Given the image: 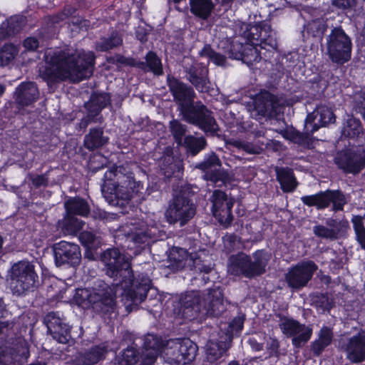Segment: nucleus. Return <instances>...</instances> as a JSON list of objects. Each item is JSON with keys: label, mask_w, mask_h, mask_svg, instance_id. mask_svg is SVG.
Returning <instances> with one entry per match:
<instances>
[{"label": "nucleus", "mask_w": 365, "mask_h": 365, "mask_svg": "<svg viewBox=\"0 0 365 365\" xmlns=\"http://www.w3.org/2000/svg\"><path fill=\"white\" fill-rule=\"evenodd\" d=\"M279 102L277 96L268 91L262 92L254 101L251 115L256 119L272 117L277 113Z\"/></svg>", "instance_id": "22"}, {"label": "nucleus", "mask_w": 365, "mask_h": 365, "mask_svg": "<svg viewBox=\"0 0 365 365\" xmlns=\"http://www.w3.org/2000/svg\"><path fill=\"white\" fill-rule=\"evenodd\" d=\"M261 31H263V29L260 25H247L243 32V37L247 43L256 46L260 38Z\"/></svg>", "instance_id": "49"}, {"label": "nucleus", "mask_w": 365, "mask_h": 365, "mask_svg": "<svg viewBox=\"0 0 365 365\" xmlns=\"http://www.w3.org/2000/svg\"><path fill=\"white\" fill-rule=\"evenodd\" d=\"M161 170L166 178H179L182 173V161L172 155L165 156L161 165Z\"/></svg>", "instance_id": "36"}, {"label": "nucleus", "mask_w": 365, "mask_h": 365, "mask_svg": "<svg viewBox=\"0 0 365 365\" xmlns=\"http://www.w3.org/2000/svg\"><path fill=\"white\" fill-rule=\"evenodd\" d=\"M350 198L349 194H345L341 190L328 189L314 195L302 196L301 201L304 205L315 207L318 210L331 206V211L337 212L344 210V206L348 204Z\"/></svg>", "instance_id": "10"}, {"label": "nucleus", "mask_w": 365, "mask_h": 365, "mask_svg": "<svg viewBox=\"0 0 365 365\" xmlns=\"http://www.w3.org/2000/svg\"><path fill=\"white\" fill-rule=\"evenodd\" d=\"M279 341L275 337L269 336L267 340V349L269 356H277L279 354Z\"/></svg>", "instance_id": "60"}, {"label": "nucleus", "mask_w": 365, "mask_h": 365, "mask_svg": "<svg viewBox=\"0 0 365 365\" xmlns=\"http://www.w3.org/2000/svg\"><path fill=\"white\" fill-rule=\"evenodd\" d=\"M85 108L87 110V114L88 116H90L92 118H94L96 121L98 123H101L103 120L102 115H101V112L103 110L99 107V106H97V104L92 103L91 101H88L85 103Z\"/></svg>", "instance_id": "54"}, {"label": "nucleus", "mask_w": 365, "mask_h": 365, "mask_svg": "<svg viewBox=\"0 0 365 365\" xmlns=\"http://www.w3.org/2000/svg\"><path fill=\"white\" fill-rule=\"evenodd\" d=\"M167 263L166 267L173 272L187 267L190 270L208 274L212 269L210 264H203L200 256L197 253L189 254L185 249L179 247H173L169 250Z\"/></svg>", "instance_id": "11"}, {"label": "nucleus", "mask_w": 365, "mask_h": 365, "mask_svg": "<svg viewBox=\"0 0 365 365\" xmlns=\"http://www.w3.org/2000/svg\"><path fill=\"white\" fill-rule=\"evenodd\" d=\"M335 115L332 110L326 106H319L316 108L312 114H309L306 120V128L310 126V133H313L319 128L335 122Z\"/></svg>", "instance_id": "25"}, {"label": "nucleus", "mask_w": 365, "mask_h": 365, "mask_svg": "<svg viewBox=\"0 0 365 365\" xmlns=\"http://www.w3.org/2000/svg\"><path fill=\"white\" fill-rule=\"evenodd\" d=\"M245 48V43H244L238 41H232L229 51L230 57L237 60H241Z\"/></svg>", "instance_id": "57"}, {"label": "nucleus", "mask_w": 365, "mask_h": 365, "mask_svg": "<svg viewBox=\"0 0 365 365\" xmlns=\"http://www.w3.org/2000/svg\"><path fill=\"white\" fill-rule=\"evenodd\" d=\"M201 57L207 58L210 61L217 66H225L226 63V57L220 53L215 51L210 44H206L199 52Z\"/></svg>", "instance_id": "46"}, {"label": "nucleus", "mask_w": 365, "mask_h": 365, "mask_svg": "<svg viewBox=\"0 0 365 365\" xmlns=\"http://www.w3.org/2000/svg\"><path fill=\"white\" fill-rule=\"evenodd\" d=\"M180 301L182 315L189 320L200 314L217 317L227 309L224 294L220 287L210 288L204 292H188Z\"/></svg>", "instance_id": "5"}, {"label": "nucleus", "mask_w": 365, "mask_h": 365, "mask_svg": "<svg viewBox=\"0 0 365 365\" xmlns=\"http://www.w3.org/2000/svg\"><path fill=\"white\" fill-rule=\"evenodd\" d=\"M66 19H65V16L64 14H62L61 11L57 13L55 15H53V16H48V21L51 24H59L60 22L64 21Z\"/></svg>", "instance_id": "64"}, {"label": "nucleus", "mask_w": 365, "mask_h": 365, "mask_svg": "<svg viewBox=\"0 0 365 365\" xmlns=\"http://www.w3.org/2000/svg\"><path fill=\"white\" fill-rule=\"evenodd\" d=\"M91 123H98L94 118H91L88 115L83 117L77 125V130L78 131H85L88 125Z\"/></svg>", "instance_id": "62"}, {"label": "nucleus", "mask_w": 365, "mask_h": 365, "mask_svg": "<svg viewBox=\"0 0 365 365\" xmlns=\"http://www.w3.org/2000/svg\"><path fill=\"white\" fill-rule=\"evenodd\" d=\"M190 190L189 185H185L175 191L165 212L170 224L179 222L180 226H184L195 216L196 207L190 198L192 195Z\"/></svg>", "instance_id": "8"}, {"label": "nucleus", "mask_w": 365, "mask_h": 365, "mask_svg": "<svg viewBox=\"0 0 365 365\" xmlns=\"http://www.w3.org/2000/svg\"><path fill=\"white\" fill-rule=\"evenodd\" d=\"M182 145L185 148L187 156L194 157L203 150L207 143L203 136L195 137L189 135L185 137Z\"/></svg>", "instance_id": "39"}, {"label": "nucleus", "mask_w": 365, "mask_h": 365, "mask_svg": "<svg viewBox=\"0 0 365 365\" xmlns=\"http://www.w3.org/2000/svg\"><path fill=\"white\" fill-rule=\"evenodd\" d=\"M259 46L261 48H265V49H267V46H269L271 48L274 49L277 48V43L275 38L271 34L270 36H267V38H266V39L262 42V45H259Z\"/></svg>", "instance_id": "63"}, {"label": "nucleus", "mask_w": 365, "mask_h": 365, "mask_svg": "<svg viewBox=\"0 0 365 365\" xmlns=\"http://www.w3.org/2000/svg\"><path fill=\"white\" fill-rule=\"evenodd\" d=\"M346 358L351 364H360L365 361V330L346 338L341 346Z\"/></svg>", "instance_id": "21"}, {"label": "nucleus", "mask_w": 365, "mask_h": 365, "mask_svg": "<svg viewBox=\"0 0 365 365\" xmlns=\"http://www.w3.org/2000/svg\"><path fill=\"white\" fill-rule=\"evenodd\" d=\"M123 44V36L117 31H113L108 37H101L96 43V48L99 51H108Z\"/></svg>", "instance_id": "41"}, {"label": "nucleus", "mask_w": 365, "mask_h": 365, "mask_svg": "<svg viewBox=\"0 0 365 365\" xmlns=\"http://www.w3.org/2000/svg\"><path fill=\"white\" fill-rule=\"evenodd\" d=\"M167 85L182 119L202 130L207 135H217L218 125L212 112L200 101H195L194 88L168 74Z\"/></svg>", "instance_id": "3"}, {"label": "nucleus", "mask_w": 365, "mask_h": 365, "mask_svg": "<svg viewBox=\"0 0 365 365\" xmlns=\"http://www.w3.org/2000/svg\"><path fill=\"white\" fill-rule=\"evenodd\" d=\"M245 319V315L244 314H240L238 316L234 317L230 322L227 329V339L230 342L232 341L233 336L242 329Z\"/></svg>", "instance_id": "51"}, {"label": "nucleus", "mask_w": 365, "mask_h": 365, "mask_svg": "<svg viewBox=\"0 0 365 365\" xmlns=\"http://www.w3.org/2000/svg\"><path fill=\"white\" fill-rule=\"evenodd\" d=\"M102 193L111 205L125 207L134 195L142 193L143 185L135 181L134 174L128 166L113 167L104 174Z\"/></svg>", "instance_id": "4"}, {"label": "nucleus", "mask_w": 365, "mask_h": 365, "mask_svg": "<svg viewBox=\"0 0 365 365\" xmlns=\"http://www.w3.org/2000/svg\"><path fill=\"white\" fill-rule=\"evenodd\" d=\"M115 239L123 248L132 250L153 240V234L147 227H138L135 224H125L116 232Z\"/></svg>", "instance_id": "12"}, {"label": "nucleus", "mask_w": 365, "mask_h": 365, "mask_svg": "<svg viewBox=\"0 0 365 365\" xmlns=\"http://www.w3.org/2000/svg\"><path fill=\"white\" fill-rule=\"evenodd\" d=\"M15 96L16 101L19 105L27 106L38 99V90L36 83L24 82L16 88Z\"/></svg>", "instance_id": "26"}, {"label": "nucleus", "mask_w": 365, "mask_h": 365, "mask_svg": "<svg viewBox=\"0 0 365 365\" xmlns=\"http://www.w3.org/2000/svg\"><path fill=\"white\" fill-rule=\"evenodd\" d=\"M137 68L145 73L152 72L156 76L163 73L161 59L153 51H149L145 56V61L137 60Z\"/></svg>", "instance_id": "32"}, {"label": "nucleus", "mask_w": 365, "mask_h": 365, "mask_svg": "<svg viewBox=\"0 0 365 365\" xmlns=\"http://www.w3.org/2000/svg\"><path fill=\"white\" fill-rule=\"evenodd\" d=\"M109 62L116 65L119 64L137 68L136 59L130 57H125L124 56L120 54L115 55L114 57L110 58Z\"/></svg>", "instance_id": "58"}, {"label": "nucleus", "mask_w": 365, "mask_h": 365, "mask_svg": "<svg viewBox=\"0 0 365 365\" xmlns=\"http://www.w3.org/2000/svg\"><path fill=\"white\" fill-rule=\"evenodd\" d=\"M180 339L166 341L164 347L163 357L170 365H182L184 359L181 355Z\"/></svg>", "instance_id": "31"}, {"label": "nucleus", "mask_w": 365, "mask_h": 365, "mask_svg": "<svg viewBox=\"0 0 365 365\" xmlns=\"http://www.w3.org/2000/svg\"><path fill=\"white\" fill-rule=\"evenodd\" d=\"M181 355L184 359L182 365L192 362L196 357L198 347L195 343L188 338L180 339Z\"/></svg>", "instance_id": "43"}, {"label": "nucleus", "mask_w": 365, "mask_h": 365, "mask_svg": "<svg viewBox=\"0 0 365 365\" xmlns=\"http://www.w3.org/2000/svg\"><path fill=\"white\" fill-rule=\"evenodd\" d=\"M222 162L215 152L207 153L202 161L197 163L195 168L199 169L205 174L203 179L215 184L222 182L225 184L231 179L227 171L221 168Z\"/></svg>", "instance_id": "16"}, {"label": "nucleus", "mask_w": 365, "mask_h": 365, "mask_svg": "<svg viewBox=\"0 0 365 365\" xmlns=\"http://www.w3.org/2000/svg\"><path fill=\"white\" fill-rule=\"evenodd\" d=\"M24 46L28 51H36L39 46V42L35 37H28L24 41Z\"/></svg>", "instance_id": "61"}, {"label": "nucleus", "mask_w": 365, "mask_h": 365, "mask_svg": "<svg viewBox=\"0 0 365 365\" xmlns=\"http://www.w3.org/2000/svg\"><path fill=\"white\" fill-rule=\"evenodd\" d=\"M6 280L13 295L24 297L36 291L40 284L35 262L27 259L11 264L7 272Z\"/></svg>", "instance_id": "6"}, {"label": "nucleus", "mask_w": 365, "mask_h": 365, "mask_svg": "<svg viewBox=\"0 0 365 365\" xmlns=\"http://www.w3.org/2000/svg\"><path fill=\"white\" fill-rule=\"evenodd\" d=\"M108 140L109 138L104 135L103 128L94 127L84 136L83 145L87 150L94 151L106 145Z\"/></svg>", "instance_id": "28"}, {"label": "nucleus", "mask_w": 365, "mask_h": 365, "mask_svg": "<svg viewBox=\"0 0 365 365\" xmlns=\"http://www.w3.org/2000/svg\"><path fill=\"white\" fill-rule=\"evenodd\" d=\"M318 266L311 260L304 261L288 269L284 275L287 287L293 292H298L307 287Z\"/></svg>", "instance_id": "14"}, {"label": "nucleus", "mask_w": 365, "mask_h": 365, "mask_svg": "<svg viewBox=\"0 0 365 365\" xmlns=\"http://www.w3.org/2000/svg\"><path fill=\"white\" fill-rule=\"evenodd\" d=\"M58 224L65 234L76 235L83 228L84 222L76 216L66 212V215Z\"/></svg>", "instance_id": "42"}, {"label": "nucleus", "mask_w": 365, "mask_h": 365, "mask_svg": "<svg viewBox=\"0 0 365 365\" xmlns=\"http://www.w3.org/2000/svg\"><path fill=\"white\" fill-rule=\"evenodd\" d=\"M243 51L241 60L247 65H252L255 62H258L261 58L260 54L255 47V45L245 42V48Z\"/></svg>", "instance_id": "50"}, {"label": "nucleus", "mask_w": 365, "mask_h": 365, "mask_svg": "<svg viewBox=\"0 0 365 365\" xmlns=\"http://www.w3.org/2000/svg\"><path fill=\"white\" fill-rule=\"evenodd\" d=\"M334 162L344 174L356 175L365 169V148L340 151Z\"/></svg>", "instance_id": "15"}, {"label": "nucleus", "mask_w": 365, "mask_h": 365, "mask_svg": "<svg viewBox=\"0 0 365 365\" xmlns=\"http://www.w3.org/2000/svg\"><path fill=\"white\" fill-rule=\"evenodd\" d=\"M312 304L322 312H329L334 307V302L328 294H316L312 297Z\"/></svg>", "instance_id": "45"}, {"label": "nucleus", "mask_w": 365, "mask_h": 365, "mask_svg": "<svg viewBox=\"0 0 365 365\" xmlns=\"http://www.w3.org/2000/svg\"><path fill=\"white\" fill-rule=\"evenodd\" d=\"M211 210L215 218L225 227H229L233 220L232 209L235 200L220 190H215L210 197Z\"/></svg>", "instance_id": "17"}, {"label": "nucleus", "mask_w": 365, "mask_h": 365, "mask_svg": "<svg viewBox=\"0 0 365 365\" xmlns=\"http://www.w3.org/2000/svg\"><path fill=\"white\" fill-rule=\"evenodd\" d=\"M24 21L22 17L12 16L0 25V41L12 37L22 29Z\"/></svg>", "instance_id": "33"}, {"label": "nucleus", "mask_w": 365, "mask_h": 365, "mask_svg": "<svg viewBox=\"0 0 365 365\" xmlns=\"http://www.w3.org/2000/svg\"><path fill=\"white\" fill-rule=\"evenodd\" d=\"M309 126L306 133H301L294 128L287 129L283 131V136L294 143L299 144L304 148H309L312 145L313 140L311 136Z\"/></svg>", "instance_id": "40"}, {"label": "nucleus", "mask_w": 365, "mask_h": 365, "mask_svg": "<svg viewBox=\"0 0 365 365\" xmlns=\"http://www.w3.org/2000/svg\"><path fill=\"white\" fill-rule=\"evenodd\" d=\"M327 54L334 63L343 65L351 58L352 41L341 26L333 27L326 37Z\"/></svg>", "instance_id": "9"}, {"label": "nucleus", "mask_w": 365, "mask_h": 365, "mask_svg": "<svg viewBox=\"0 0 365 365\" xmlns=\"http://www.w3.org/2000/svg\"><path fill=\"white\" fill-rule=\"evenodd\" d=\"M19 48L14 43H6L0 51V66L8 65L17 55Z\"/></svg>", "instance_id": "48"}, {"label": "nucleus", "mask_w": 365, "mask_h": 365, "mask_svg": "<svg viewBox=\"0 0 365 365\" xmlns=\"http://www.w3.org/2000/svg\"><path fill=\"white\" fill-rule=\"evenodd\" d=\"M277 317L279 319L278 325L282 334L292 338V345L295 348L303 347L312 335V328L281 314H277Z\"/></svg>", "instance_id": "13"}, {"label": "nucleus", "mask_w": 365, "mask_h": 365, "mask_svg": "<svg viewBox=\"0 0 365 365\" xmlns=\"http://www.w3.org/2000/svg\"><path fill=\"white\" fill-rule=\"evenodd\" d=\"M327 226L317 225L313 227V233L318 237L335 240L344 235L349 228L347 220H337L329 218L326 220Z\"/></svg>", "instance_id": "23"}, {"label": "nucleus", "mask_w": 365, "mask_h": 365, "mask_svg": "<svg viewBox=\"0 0 365 365\" xmlns=\"http://www.w3.org/2000/svg\"><path fill=\"white\" fill-rule=\"evenodd\" d=\"M190 12L202 20H207L211 16L215 4L212 0H190Z\"/></svg>", "instance_id": "34"}, {"label": "nucleus", "mask_w": 365, "mask_h": 365, "mask_svg": "<svg viewBox=\"0 0 365 365\" xmlns=\"http://www.w3.org/2000/svg\"><path fill=\"white\" fill-rule=\"evenodd\" d=\"M331 4L338 9L349 11L356 5V0H331Z\"/></svg>", "instance_id": "59"}, {"label": "nucleus", "mask_w": 365, "mask_h": 365, "mask_svg": "<svg viewBox=\"0 0 365 365\" xmlns=\"http://www.w3.org/2000/svg\"><path fill=\"white\" fill-rule=\"evenodd\" d=\"M65 319L60 317L58 312H51L43 318L48 332L53 339L61 344H67L71 338V327L65 322Z\"/></svg>", "instance_id": "20"}, {"label": "nucleus", "mask_w": 365, "mask_h": 365, "mask_svg": "<svg viewBox=\"0 0 365 365\" xmlns=\"http://www.w3.org/2000/svg\"><path fill=\"white\" fill-rule=\"evenodd\" d=\"M89 101L103 109L110 103V96L106 93H94Z\"/></svg>", "instance_id": "55"}, {"label": "nucleus", "mask_w": 365, "mask_h": 365, "mask_svg": "<svg viewBox=\"0 0 365 365\" xmlns=\"http://www.w3.org/2000/svg\"><path fill=\"white\" fill-rule=\"evenodd\" d=\"M104 264L105 274L113 279L111 286L99 282L93 291L78 289L75 299L78 304L91 306L93 310L110 318L117 316L115 297L119 295L127 307L138 305L147 297L151 287V280L148 274H139L133 277V270L128 260L116 248L107 249L101 255Z\"/></svg>", "instance_id": "1"}, {"label": "nucleus", "mask_w": 365, "mask_h": 365, "mask_svg": "<svg viewBox=\"0 0 365 365\" xmlns=\"http://www.w3.org/2000/svg\"><path fill=\"white\" fill-rule=\"evenodd\" d=\"M165 342L160 336L148 334L144 337L143 351L140 355L143 365H153L159 354L164 351Z\"/></svg>", "instance_id": "24"}, {"label": "nucleus", "mask_w": 365, "mask_h": 365, "mask_svg": "<svg viewBox=\"0 0 365 365\" xmlns=\"http://www.w3.org/2000/svg\"><path fill=\"white\" fill-rule=\"evenodd\" d=\"M274 172L276 173V179L284 192H292L296 190L299 183L292 168L276 166Z\"/></svg>", "instance_id": "27"}, {"label": "nucleus", "mask_w": 365, "mask_h": 365, "mask_svg": "<svg viewBox=\"0 0 365 365\" xmlns=\"http://www.w3.org/2000/svg\"><path fill=\"white\" fill-rule=\"evenodd\" d=\"M364 128L361 120L352 115L346 114L341 127V136L351 139L361 138Z\"/></svg>", "instance_id": "29"}, {"label": "nucleus", "mask_w": 365, "mask_h": 365, "mask_svg": "<svg viewBox=\"0 0 365 365\" xmlns=\"http://www.w3.org/2000/svg\"><path fill=\"white\" fill-rule=\"evenodd\" d=\"M297 59L295 58V56H293L291 53L287 55H284L282 57L279 61V71L282 73L284 72H291V70L296 65Z\"/></svg>", "instance_id": "53"}, {"label": "nucleus", "mask_w": 365, "mask_h": 365, "mask_svg": "<svg viewBox=\"0 0 365 365\" xmlns=\"http://www.w3.org/2000/svg\"><path fill=\"white\" fill-rule=\"evenodd\" d=\"M334 334L330 327H323L319 334L318 339L310 344V351L314 356H319L333 340Z\"/></svg>", "instance_id": "30"}, {"label": "nucleus", "mask_w": 365, "mask_h": 365, "mask_svg": "<svg viewBox=\"0 0 365 365\" xmlns=\"http://www.w3.org/2000/svg\"><path fill=\"white\" fill-rule=\"evenodd\" d=\"M228 341H209L207 344L206 357L208 361L214 363L220 359L230 347Z\"/></svg>", "instance_id": "38"}, {"label": "nucleus", "mask_w": 365, "mask_h": 365, "mask_svg": "<svg viewBox=\"0 0 365 365\" xmlns=\"http://www.w3.org/2000/svg\"><path fill=\"white\" fill-rule=\"evenodd\" d=\"M140 359V353L133 346L124 349L121 354L115 359V365H134Z\"/></svg>", "instance_id": "44"}, {"label": "nucleus", "mask_w": 365, "mask_h": 365, "mask_svg": "<svg viewBox=\"0 0 365 365\" xmlns=\"http://www.w3.org/2000/svg\"><path fill=\"white\" fill-rule=\"evenodd\" d=\"M66 212L76 215L86 217L90 212V206L86 200L81 197H73L64 203Z\"/></svg>", "instance_id": "37"}, {"label": "nucleus", "mask_w": 365, "mask_h": 365, "mask_svg": "<svg viewBox=\"0 0 365 365\" xmlns=\"http://www.w3.org/2000/svg\"><path fill=\"white\" fill-rule=\"evenodd\" d=\"M328 28L327 19L324 18L314 19L304 26L303 36L307 38L322 39L323 35Z\"/></svg>", "instance_id": "35"}, {"label": "nucleus", "mask_w": 365, "mask_h": 365, "mask_svg": "<svg viewBox=\"0 0 365 365\" xmlns=\"http://www.w3.org/2000/svg\"><path fill=\"white\" fill-rule=\"evenodd\" d=\"M55 264L57 267L68 265L72 267H78L81 262L80 247L75 243L61 241L52 246Z\"/></svg>", "instance_id": "18"}, {"label": "nucleus", "mask_w": 365, "mask_h": 365, "mask_svg": "<svg viewBox=\"0 0 365 365\" xmlns=\"http://www.w3.org/2000/svg\"><path fill=\"white\" fill-rule=\"evenodd\" d=\"M28 180L31 182V185L35 189H38L41 187H46L48 185V173L38 175L33 173L27 174Z\"/></svg>", "instance_id": "52"}, {"label": "nucleus", "mask_w": 365, "mask_h": 365, "mask_svg": "<svg viewBox=\"0 0 365 365\" xmlns=\"http://www.w3.org/2000/svg\"><path fill=\"white\" fill-rule=\"evenodd\" d=\"M271 255L264 250H259L252 254V257L244 252L231 255L228 259L229 274L252 279L263 274L270 260Z\"/></svg>", "instance_id": "7"}, {"label": "nucleus", "mask_w": 365, "mask_h": 365, "mask_svg": "<svg viewBox=\"0 0 365 365\" xmlns=\"http://www.w3.org/2000/svg\"><path fill=\"white\" fill-rule=\"evenodd\" d=\"M79 240L86 248H93L96 245L98 239L92 232L83 231L79 235Z\"/></svg>", "instance_id": "56"}, {"label": "nucleus", "mask_w": 365, "mask_h": 365, "mask_svg": "<svg viewBox=\"0 0 365 365\" xmlns=\"http://www.w3.org/2000/svg\"><path fill=\"white\" fill-rule=\"evenodd\" d=\"M170 130L175 142L178 144H182L187 132V126L180 120L174 119L170 122Z\"/></svg>", "instance_id": "47"}, {"label": "nucleus", "mask_w": 365, "mask_h": 365, "mask_svg": "<svg viewBox=\"0 0 365 365\" xmlns=\"http://www.w3.org/2000/svg\"><path fill=\"white\" fill-rule=\"evenodd\" d=\"M183 69L186 79L199 92H207L210 88L209 71L203 63L187 58L184 61Z\"/></svg>", "instance_id": "19"}, {"label": "nucleus", "mask_w": 365, "mask_h": 365, "mask_svg": "<svg viewBox=\"0 0 365 365\" xmlns=\"http://www.w3.org/2000/svg\"><path fill=\"white\" fill-rule=\"evenodd\" d=\"M44 58L49 67L41 76L48 84L66 80L78 83L93 73L95 55L91 51L71 48L49 49L46 51Z\"/></svg>", "instance_id": "2"}]
</instances>
